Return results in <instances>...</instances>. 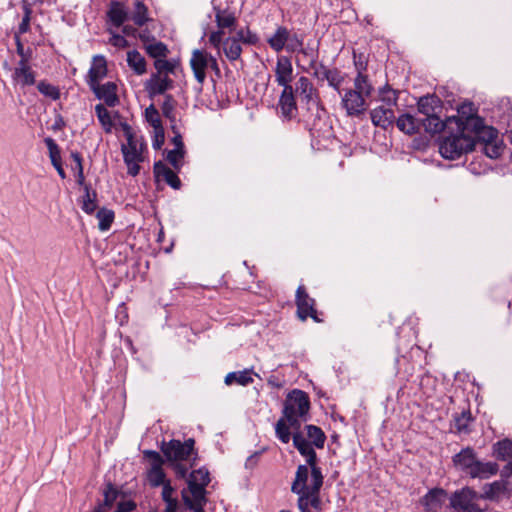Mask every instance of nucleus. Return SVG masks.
Wrapping results in <instances>:
<instances>
[{
	"label": "nucleus",
	"mask_w": 512,
	"mask_h": 512,
	"mask_svg": "<svg viewBox=\"0 0 512 512\" xmlns=\"http://www.w3.org/2000/svg\"><path fill=\"white\" fill-rule=\"evenodd\" d=\"M127 64L137 75H143L147 71L146 60L137 50L128 51Z\"/></svg>",
	"instance_id": "e433bc0d"
},
{
	"label": "nucleus",
	"mask_w": 512,
	"mask_h": 512,
	"mask_svg": "<svg viewBox=\"0 0 512 512\" xmlns=\"http://www.w3.org/2000/svg\"><path fill=\"white\" fill-rule=\"evenodd\" d=\"M275 433H276L277 438L282 443L287 444L290 441V438H291L290 427L283 415L275 424Z\"/></svg>",
	"instance_id": "de8ad7c7"
},
{
	"label": "nucleus",
	"mask_w": 512,
	"mask_h": 512,
	"mask_svg": "<svg viewBox=\"0 0 512 512\" xmlns=\"http://www.w3.org/2000/svg\"><path fill=\"white\" fill-rule=\"evenodd\" d=\"M345 80V74H343L337 68H333L331 73L328 74L327 82L334 90L341 95V86Z\"/></svg>",
	"instance_id": "3c124183"
},
{
	"label": "nucleus",
	"mask_w": 512,
	"mask_h": 512,
	"mask_svg": "<svg viewBox=\"0 0 512 512\" xmlns=\"http://www.w3.org/2000/svg\"><path fill=\"white\" fill-rule=\"evenodd\" d=\"M418 111L422 115L421 121L423 130L432 135L442 132L446 128V120H442L438 111L442 110V101L436 95H425L420 97L417 103Z\"/></svg>",
	"instance_id": "f03ea898"
},
{
	"label": "nucleus",
	"mask_w": 512,
	"mask_h": 512,
	"mask_svg": "<svg viewBox=\"0 0 512 512\" xmlns=\"http://www.w3.org/2000/svg\"><path fill=\"white\" fill-rule=\"evenodd\" d=\"M202 485V487H206L210 483V473L207 468L201 467L199 469L193 470L190 473L188 484Z\"/></svg>",
	"instance_id": "37998d69"
},
{
	"label": "nucleus",
	"mask_w": 512,
	"mask_h": 512,
	"mask_svg": "<svg viewBox=\"0 0 512 512\" xmlns=\"http://www.w3.org/2000/svg\"><path fill=\"white\" fill-rule=\"evenodd\" d=\"M312 69L314 77H316L320 81L327 80L328 74L331 73L332 70L322 63L317 64V62L315 63V67Z\"/></svg>",
	"instance_id": "774afa93"
},
{
	"label": "nucleus",
	"mask_w": 512,
	"mask_h": 512,
	"mask_svg": "<svg viewBox=\"0 0 512 512\" xmlns=\"http://www.w3.org/2000/svg\"><path fill=\"white\" fill-rule=\"evenodd\" d=\"M224 32L222 30L213 31L209 35V43L216 48L218 51H220L221 48H223V36Z\"/></svg>",
	"instance_id": "338daca9"
},
{
	"label": "nucleus",
	"mask_w": 512,
	"mask_h": 512,
	"mask_svg": "<svg viewBox=\"0 0 512 512\" xmlns=\"http://www.w3.org/2000/svg\"><path fill=\"white\" fill-rule=\"evenodd\" d=\"M185 151L181 149H173L167 152V161L175 168L179 170L182 166V159L184 158Z\"/></svg>",
	"instance_id": "680f3d73"
},
{
	"label": "nucleus",
	"mask_w": 512,
	"mask_h": 512,
	"mask_svg": "<svg viewBox=\"0 0 512 512\" xmlns=\"http://www.w3.org/2000/svg\"><path fill=\"white\" fill-rule=\"evenodd\" d=\"M479 493L473 488L466 486L456 490L450 497V505L455 512H485L488 506H481Z\"/></svg>",
	"instance_id": "39448f33"
},
{
	"label": "nucleus",
	"mask_w": 512,
	"mask_h": 512,
	"mask_svg": "<svg viewBox=\"0 0 512 512\" xmlns=\"http://www.w3.org/2000/svg\"><path fill=\"white\" fill-rule=\"evenodd\" d=\"M145 118L153 129L163 128L160 114L153 104L145 109Z\"/></svg>",
	"instance_id": "603ef678"
},
{
	"label": "nucleus",
	"mask_w": 512,
	"mask_h": 512,
	"mask_svg": "<svg viewBox=\"0 0 512 512\" xmlns=\"http://www.w3.org/2000/svg\"><path fill=\"white\" fill-rule=\"evenodd\" d=\"M289 41L287 42L286 44V47L285 49L288 51V52H298L299 50H301V48L303 47L304 45V37L302 35H298L297 33H289Z\"/></svg>",
	"instance_id": "bf43d9fd"
},
{
	"label": "nucleus",
	"mask_w": 512,
	"mask_h": 512,
	"mask_svg": "<svg viewBox=\"0 0 512 512\" xmlns=\"http://www.w3.org/2000/svg\"><path fill=\"white\" fill-rule=\"evenodd\" d=\"M342 106L348 116H360L366 110L364 97L352 89H347L342 95Z\"/></svg>",
	"instance_id": "9b49d317"
},
{
	"label": "nucleus",
	"mask_w": 512,
	"mask_h": 512,
	"mask_svg": "<svg viewBox=\"0 0 512 512\" xmlns=\"http://www.w3.org/2000/svg\"><path fill=\"white\" fill-rule=\"evenodd\" d=\"M209 56L207 52L195 49L192 52L190 66L197 82L202 85L206 79V69L209 65Z\"/></svg>",
	"instance_id": "4468645a"
},
{
	"label": "nucleus",
	"mask_w": 512,
	"mask_h": 512,
	"mask_svg": "<svg viewBox=\"0 0 512 512\" xmlns=\"http://www.w3.org/2000/svg\"><path fill=\"white\" fill-rule=\"evenodd\" d=\"M222 50L229 61L240 59L242 54L241 43L234 36L224 39Z\"/></svg>",
	"instance_id": "f704fd0d"
},
{
	"label": "nucleus",
	"mask_w": 512,
	"mask_h": 512,
	"mask_svg": "<svg viewBox=\"0 0 512 512\" xmlns=\"http://www.w3.org/2000/svg\"><path fill=\"white\" fill-rule=\"evenodd\" d=\"M240 43L255 45L259 41L256 33L252 32L249 28L240 29L234 36Z\"/></svg>",
	"instance_id": "5fc2aeb1"
},
{
	"label": "nucleus",
	"mask_w": 512,
	"mask_h": 512,
	"mask_svg": "<svg viewBox=\"0 0 512 512\" xmlns=\"http://www.w3.org/2000/svg\"><path fill=\"white\" fill-rule=\"evenodd\" d=\"M191 496H188L185 490L182 491V499L186 507L193 512H205L204 507L207 503V491L202 485L188 484Z\"/></svg>",
	"instance_id": "9d476101"
},
{
	"label": "nucleus",
	"mask_w": 512,
	"mask_h": 512,
	"mask_svg": "<svg viewBox=\"0 0 512 512\" xmlns=\"http://www.w3.org/2000/svg\"><path fill=\"white\" fill-rule=\"evenodd\" d=\"M442 131L448 133L439 143V153L445 159L455 160L474 150L473 139L469 131L451 125Z\"/></svg>",
	"instance_id": "f257e3e1"
},
{
	"label": "nucleus",
	"mask_w": 512,
	"mask_h": 512,
	"mask_svg": "<svg viewBox=\"0 0 512 512\" xmlns=\"http://www.w3.org/2000/svg\"><path fill=\"white\" fill-rule=\"evenodd\" d=\"M103 496V503H105V506H109L111 508L119 496V490L114 486V484L107 482L103 490Z\"/></svg>",
	"instance_id": "4d7b16f0"
},
{
	"label": "nucleus",
	"mask_w": 512,
	"mask_h": 512,
	"mask_svg": "<svg viewBox=\"0 0 512 512\" xmlns=\"http://www.w3.org/2000/svg\"><path fill=\"white\" fill-rule=\"evenodd\" d=\"M12 77L13 80L22 86H31L35 84V74L29 66V62H26L25 59L18 62Z\"/></svg>",
	"instance_id": "393cba45"
},
{
	"label": "nucleus",
	"mask_w": 512,
	"mask_h": 512,
	"mask_svg": "<svg viewBox=\"0 0 512 512\" xmlns=\"http://www.w3.org/2000/svg\"><path fill=\"white\" fill-rule=\"evenodd\" d=\"M153 172L157 181L163 180L173 189H179L181 187V180L177 174L162 161L154 163Z\"/></svg>",
	"instance_id": "aec40b11"
},
{
	"label": "nucleus",
	"mask_w": 512,
	"mask_h": 512,
	"mask_svg": "<svg viewBox=\"0 0 512 512\" xmlns=\"http://www.w3.org/2000/svg\"><path fill=\"white\" fill-rule=\"evenodd\" d=\"M474 418L469 409L463 410L461 413H455L450 423L449 431L457 435H468L471 433V423Z\"/></svg>",
	"instance_id": "dca6fc26"
},
{
	"label": "nucleus",
	"mask_w": 512,
	"mask_h": 512,
	"mask_svg": "<svg viewBox=\"0 0 512 512\" xmlns=\"http://www.w3.org/2000/svg\"><path fill=\"white\" fill-rule=\"evenodd\" d=\"M498 471L499 465L496 462H483L476 459L467 475L473 479H487L496 475Z\"/></svg>",
	"instance_id": "4be33fe9"
},
{
	"label": "nucleus",
	"mask_w": 512,
	"mask_h": 512,
	"mask_svg": "<svg viewBox=\"0 0 512 512\" xmlns=\"http://www.w3.org/2000/svg\"><path fill=\"white\" fill-rule=\"evenodd\" d=\"M176 101L171 94H165L164 102L162 104L161 110L163 115L169 119L171 122L175 121V110Z\"/></svg>",
	"instance_id": "864d4df0"
},
{
	"label": "nucleus",
	"mask_w": 512,
	"mask_h": 512,
	"mask_svg": "<svg viewBox=\"0 0 512 512\" xmlns=\"http://www.w3.org/2000/svg\"><path fill=\"white\" fill-rule=\"evenodd\" d=\"M483 119L477 115V110L472 102L461 104L457 109V115L446 118V128H451V125L461 128L462 130L469 131L471 128H478L481 126Z\"/></svg>",
	"instance_id": "423d86ee"
},
{
	"label": "nucleus",
	"mask_w": 512,
	"mask_h": 512,
	"mask_svg": "<svg viewBox=\"0 0 512 512\" xmlns=\"http://www.w3.org/2000/svg\"><path fill=\"white\" fill-rule=\"evenodd\" d=\"M95 112L105 132L110 133L113 127L110 112L106 109V107L103 104H97L95 106Z\"/></svg>",
	"instance_id": "c03bdc74"
},
{
	"label": "nucleus",
	"mask_w": 512,
	"mask_h": 512,
	"mask_svg": "<svg viewBox=\"0 0 512 512\" xmlns=\"http://www.w3.org/2000/svg\"><path fill=\"white\" fill-rule=\"evenodd\" d=\"M123 130L127 138V144H123L121 151L123 154L124 162L128 168V174L131 176H137L140 172L139 163L143 161V150L145 143L135 138L131 127L128 124H123Z\"/></svg>",
	"instance_id": "7ed1b4c3"
},
{
	"label": "nucleus",
	"mask_w": 512,
	"mask_h": 512,
	"mask_svg": "<svg viewBox=\"0 0 512 512\" xmlns=\"http://www.w3.org/2000/svg\"><path fill=\"white\" fill-rule=\"evenodd\" d=\"M309 466L307 465H299L297 467L295 478L291 485V491L293 493H304L308 492L310 486L307 485V481L309 478Z\"/></svg>",
	"instance_id": "2f4dec72"
},
{
	"label": "nucleus",
	"mask_w": 512,
	"mask_h": 512,
	"mask_svg": "<svg viewBox=\"0 0 512 512\" xmlns=\"http://www.w3.org/2000/svg\"><path fill=\"white\" fill-rule=\"evenodd\" d=\"M507 493V484L502 480H496L492 483H486L483 486V492L479 493L480 500H490L499 502Z\"/></svg>",
	"instance_id": "5701e85b"
},
{
	"label": "nucleus",
	"mask_w": 512,
	"mask_h": 512,
	"mask_svg": "<svg viewBox=\"0 0 512 512\" xmlns=\"http://www.w3.org/2000/svg\"><path fill=\"white\" fill-rule=\"evenodd\" d=\"M353 59L354 65L358 72L357 75L364 74V71L367 69L368 58L364 53H357L355 50L353 51Z\"/></svg>",
	"instance_id": "e2e57ef3"
},
{
	"label": "nucleus",
	"mask_w": 512,
	"mask_h": 512,
	"mask_svg": "<svg viewBox=\"0 0 512 512\" xmlns=\"http://www.w3.org/2000/svg\"><path fill=\"white\" fill-rule=\"evenodd\" d=\"M305 429L307 431L308 438L311 440V444L318 449H322L326 440V435L323 430L312 424L306 425Z\"/></svg>",
	"instance_id": "58836bf2"
},
{
	"label": "nucleus",
	"mask_w": 512,
	"mask_h": 512,
	"mask_svg": "<svg viewBox=\"0 0 512 512\" xmlns=\"http://www.w3.org/2000/svg\"><path fill=\"white\" fill-rule=\"evenodd\" d=\"M215 22L217 24L218 30H222L224 33L225 30L232 32L236 28L237 17L235 12L229 9H217L215 13Z\"/></svg>",
	"instance_id": "cd10ccee"
},
{
	"label": "nucleus",
	"mask_w": 512,
	"mask_h": 512,
	"mask_svg": "<svg viewBox=\"0 0 512 512\" xmlns=\"http://www.w3.org/2000/svg\"><path fill=\"white\" fill-rule=\"evenodd\" d=\"M468 135L473 139L474 148L479 145L483 146L484 143H489L493 140H498V131L484 124V120L481 121V126L478 128H471Z\"/></svg>",
	"instance_id": "a211bd4d"
},
{
	"label": "nucleus",
	"mask_w": 512,
	"mask_h": 512,
	"mask_svg": "<svg viewBox=\"0 0 512 512\" xmlns=\"http://www.w3.org/2000/svg\"><path fill=\"white\" fill-rule=\"evenodd\" d=\"M145 50L147 54L155 60L160 58H166L169 54V49L167 45L160 41H154V43L152 44L145 45Z\"/></svg>",
	"instance_id": "a19ab883"
},
{
	"label": "nucleus",
	"mask_w": 512,
	"mask_h": 512,
	"mask_svg": "<svg viewBox=\"0 0 512 512\" xmlns=\"http://www.w3.org/2000/svg\"><path fill=\"white\" fill-rule=\"evenodd\" d=\"M194 446L195 440L193 438H189L184 442L172 439L168 442H162L161 451L168 462L174 463L192 459L190 466L193 467L198 458V453Z\"/></svg>",
	"instance_id": "20e7f679"
},
{
	"label": "nucleus",
	"mask_w": 512,
	"mask_h": 512,
	"mask_svg": "<svg viewBox=\"0 0 512 512\" xmlns=\"http://www.w3.org/2000/svg\"><path fill=\"white\" fill-rule=\"evenodd\" d=\"M107 62L104 56L96 55L93 57L92 66L88 72L89 87L98 84L107 75Z\"/></svg>",
	"instance_id": "b1692460"
},
{
	"label": "nucleus",
	"mask_w": 512,
	"mask_h": 512,
	"mask_svg": "<svg viewBox=\"0 0 512 512\" xmlns=\"http://www.w3.org/2000/svg\"><path fill=\"white\" fill-rule=\"evenodd\" d=\"M310 410V399L306 392L294 389L288 393L284 405L283 415L307 416Z\"/></svg>",
	"instance_id": "0eeeda50"
},
{
	"label": "nucleus",
	"mask_w": 512,
	"mask_h": 512,
	"mask_svg": "<svg viewBox=\"0 0 512 512\" xmlns=\"http://www.w3.org/2000/svg\"><path fill=\"white\" fill-rule=\"evenodd\" d=\"M352 90H356L360 92V95L369 96L372 91V86L368 83L367 76L364 74L357 75L354 80V88Z\"/></svg>",
	"instance_id": "6e6d98bb"
},
{
	"label": "nucleus",
	"mask_w": 512,
	"mask_h": 512,
	"mask_svg": "<svg viewBox=\"0 0 512 512\" xmlns=\"http://www.w3.org/2000/svg\"><path fill=\"white\" fill-rule=\"evenodd\" d=\"M447 498V491L443 488L430 489L420 500L427 512H438Z\"/></svg>",
	"instance_id": "2eb2a0df"
},
{
	"label": "nucleus",
	"mask_w": 512,
	"mask_h": 512,
	"mask_svg": "<svg viewBox=\"0 0 512 512\" xmlns=\"http://www.w3.org/2000/svg\"><path fill=\"white\" fill-rule=\"evenodd\" d=\"M147 478L152 487L162 486L163 488L166 483H171L170 480H166V474L162 467H151L148 470Z\"/></svg>",
	"instance_id": "ea45409f"
},
{
	"label": "nucleus",
	"mask_w": 512,
	"mask_h": 512,
	"mask_svg": "<svg viewBox=\"0 0 512 512\" xmlns=\"http://www.w3.org/2000/svg\"><path fill=\"white\" fill-rule=\"evenodd\" d=\"M38 91L46 97L51 98L52 100H57L60 97L59 89L45 81H40L37 85Z\"/></svg>",
	"instance_id": "13d9d810"
},
{
	"label": "nucleus",
	"mask_w": 512,
	"mask_h": 512,
	"mask_svg": "<svg viewBox=\"0 0 512 512\" xmlns=\"http://www.w3.org/2000/svg\"><path fill=\"white\" fill-rule=\"evenodd\" d=\"M325 113L324 108L320 105V100H314L307 104V113L303 116L306 126L309 130L317 129L319 121Z\"/></svg>",
	"instance_id": "bb28decb"
},
{
	"label": "nucleus",
	"mask_w": 512,
	"mask_h": 512,
	"mask_svg": "<svg viewBox=\"0 0 512 512\" xmlns=\"http://www.w3.org/2000/svg\"><path fill=\"white\" fill-rule=\"evenodd\" d=\"M295 303L297 306V316L300 320L305 321L310 317L317 323L322 322V319L318 317V312L315 309V300L309 296L304 285L298 286Z\"/></svg>",
	"instance_id": "6e6552de"
},
{
	"label": "nucleus",
	"mask_w": 512,
	"mask_h": 512,
	"mask_svg": "<svg viewBox=\"0 0 512 512\" xmlns=\"http://www.w3.org/2000/svg\"><path fill=\"white\" fill-rule=\"evenodd\" d=\"M107 15L112 24L116 27L122 26L128 18L124 4L118 1L111 2Z\"/></svg>",
	"instance_id": "72a5a7b5"
},
{
	"label": "nucleus",
	"mask_w": 512,
	"mask_h": 512,
	"mask_svg": "<svg viewBox=\"0 0 512 512\" xmlns=\"http://www.w3.org/2000/svg\"><path fill=\"white\" fill-rule=\"evenodd\" d=\"M97 193L95 191H91L89 186L85 185V196L83 197V205L82 209L87 214H92L97 209Z\"/></svg>",
	"instance_id": "09e8293b"
},
{
	"label": "nucleus",
	"mask_w": 512,
	"mask_h": 512,
	"mask_svg": "<svg viewBox=\"0 0 512 512\" xmlns=\"http://www.w3.org/2000/svg\"><path fill=\"white\" fill-rule=\"evenodd\" d=\"M481 151L491 159H497L501 156L503 152V145L498 140H493L489 143H484L483 146L480 147Z\"/></svg>",
	"instance_id": "8fccbe9b"
},
{
	"label": "nucleus",
	"mask_w": 512,
	"mask_h": 512,
	"mask_svg": "<svg viewBox=\"0 0 512 512\" xmlns=\"http://www.w3.org/2000/svg\"><path fill=\"white\" fill-rule=\"evenodd\" d=\"M143 455L146 459L150 460L151 467H162L164 464V459L157 451L145 450Z\"/></svg>",
	"instance_id": "69168bd1"
},
{
	"label": "nucleus",
	"mask_w": 512,
	"mask_h": 512,
	"mask_svg": "<svg viewBox=\"0 0 512 512\" xmlns=\"http://www.w3.org/2000/svg\"><path fill=\"white\" fill-rule=\"evenodd\" d=\"M422 122L420 117H415L411 114H403L397 119L396 125L400 131L412 135L423 129Z\"/></svg>",
	"instance_id": "7c9ffc66"
},
{
	"label": "nucleus",
	"mask_w": 512,
	"mask_h": 512,
	"mask_svg": "<svg viewBox=\"0 0 512 512\" xmlns=\"http://www.w3.org/2000/svg\"><path fill=\"white\" fill-rule=\"evenodd\" d=\"M131 19L135 23V25L141 27L143 26L148 20V8L142 1H136L135 3V10L132 14Z\"/></svg>",
	"instance_id": "a18cd8bd"
},
{
	"label": "nucleus",
	"mask_w": 512,
	"mask_h": 512,
	"mask_svg": "<svg viewBox=\"0 0 512 512\" xmlns=\"http://www.w3.org/2000/svg\"><path fill=\"white\" fill-rule=\"evenodd\" d=\"M154 67L157 70L156 73H159V75H162L164 72L173 73L175 70V65L172 62L165 60V58L155 60Z\"/></svg>",
	"instance_id": "0e129e2a"
},
{
	"label": "nucleus",
	"mask_w": 512,
	"mask_h": 512,
	"mask_svg": "<svg viewBox=\"0 0 512 512\" xmlns=\"http://www.w3.org/2000/svg\"><path fill=\"white\" fill-rule=\"evenodd\" d=\"M477 455L472 447H465L452 457L453 465L456 469L462 471L467 475L468 471L472 468Z\"/></svg>",
	"instance_id": "412c9836"
},
{
	"label": "nucleus",
	"mask_w": 512,
	"mask_h": 512,
	"mask_svg": "<svg viewBox=\"0 0 512 512\" xmlns=\"http://www.w3.org/2000/svg\"><path fill=\"white\" fill-rule=\"evenodd\" d=\"M173 80L167 75L152 74L151 78L146 82V89L151 97L155 95L165 94L166 91L173 88Z\"/></svg>",
	"instance_id": "6ab92c4d"
},
{
	"label": "nucleus",
	"mask_w": 512,
	"mask_h": 512,
	"mask_svg": "<svg viewBox=\"0 0 512 512\" xmlns=\"http://www.w3.org/2000/svg\"><path fill=\"white\" fill-rule=\"evenodd\" d=\"M275 81L283 89L286 87H293V66L291 59L287 56H279L275 66Z\"/></svg>",
	"instance_id": "ddd939ff"
},
{
	"label": "nucleus",
	"mask_w": 512,
	"mask_h": 512,
	"mask_svg": "<svg viewBox=\"0 0 512 512\" xmlns=\"http://www.w3.org/2000/svg\"><path fill=\"white\" fill-rule=\"evenodd\" d=\"M175 489L171 486V483H166L162 488V500L166 504L164 512H177L178 499L173 496Z\"/></svg>",
	"instance_id": "4c0bfd02"
},
{
	"label": "nucleus",
	"mask_w": 512,
	"mask_h": 512,
	"mask_svg": "<svg viewBox=\"0 0 512 512\" xmlns=\"http://www.w3.org/2000/svg\"><path fill=\"white\" fill-rule=\"evenodd\" d=\"M296 94L305 100L306 104L319 99L312 82L305 76H301L295 83L294 96Z\"/></svg>",
	"instance_id": "a878e982"
},
{
	"label": "nucleus",
	"mask_w": 512,
	"mask_h": 512,
	"mask_svg": "<svg viewBox=\"0 0 512 512\" xmlns=\"http://www.w3.org/2000/svg\"><path fill=\"white\" fill-rule=\"evenodd\" d=\"M96 217L99 221L98 227L101 231L108 230L114 221V212L107 208L98 210Z\"/></svg>",
	"instance_id": "49530a36"
},
{
	"label": "nucleus",
	"mask_w": 512,
	"mask_h": 512,
	"mask_svg": "<svg viewBox=\"0 0 512 512\" xmlns=\"http://www.w3.org/2000/svg\"><path fill=\"white\" fill-rule=\"evenodd\" d=\"M289 33L290 30L286 26L278 25L275 32L266 41L272 50L281 52L289 41Z\"/></svg>",
	"instance_id": "c756f323"
},
{
	"label": "nucleus",
	"mask_w": 512,
	"mask_h": 512,
	"mask_svg": "<svg viewBox=\"0 0 512 512\" xmlns=\"http://www.w3.org/2000/svg\"><path fill=\"white\" fill-rule=\"evenodd\" d=\"M225 384L232 385L233 383H238L240 385H247L253 382L252 377L250 376V372L248 370H244L241 372H231L225 376Z\"/></svg>",
	"instance_id": "79ce46f5"
},
{
	"label": "nucleus",
	"mask_w": 512,
	"mask_h": 512,
	"mask_svg": "<svg viewBox=\"0 0 512 512\" xmlns=\"http://www.w3.org/2000/svg\"><path fill=\"white\" fill-rule=\"evenodd\" d=\"M278 107L280 109L281 116L284 119L292 120L296 117L298 107L294 96V87H286L282 90L278 101Z\"/></svg>",
	"instance_id": "f8f14e48"
},
{
	"label": "nucleus",
	"mask_w": 512,
	"mask_h": 512,
	"mask_svg": "<svg viewBox=\"0 0 512 512\" xmlns=\"http://www.w3.org/2000/svg\"><path fill=\"white\" fill-rule=\"evenodd\" d=\"M324 477L323 474H318L315 471V475L311 476V485L308 492H306L309 505L316 510L321 509L320 490L323 486Z\"/></svg>",
	"instance_id": "c85d7f7f"
},
{
	"label": "nucleus",
	"mask_w": 512,
	"mask_h": 512,
	"mask_svg": "<svg viewBox=\"0 0 512 512\" xmlns=\"http://www.w3.org/2000/svg\"><path fill=\"white\" fill-rule=\"evenodd\" d=\"M293 445L299 451V453L306 457V462L311 470V476L315 475V471L318 474H322L321 468L317 465V454L312 447V444L307 441L300 432L293 433Z\"/></svg>",
	"instance_id": "1a4fd4ad"
},
{
	"label": "nucleus",
	"mask_w": 512,
	"mask_h": 512,
	"mask_svg": "<svg viewBox=\"0 0 512 512\" xmlns=\"http://www.w3.org/2000/svg\"><path fill=\"white\" fill-rule=\"evenodd\" d=\"M23 11H24V15H23L22 21H21V23L19 24V27H18V35L19 34H25L30 29V21H31V15H32V8L30 7L29 4L24 3L23 4Z\"/></svg>",
	"instance_id": "052dcab7"
},
{
	"label": "nucleus",
	"mask_w": 512,
	"mask_h": 512,
	"mask_svg": "<svg viewBox=\"0 0 512 512\" xmlns=\"http://www.w3.org/2000/svg\"><path fill=\"white\" fill-rule=\"evenodd\" d=\"M492 455L499 461L512 460V440L504 438L492 445Z\"/></svg>",
	"instance_id": "473e14b6"
},
{
	"label": "nucleus",
	"mask_w": 512,
	"mask_h": 512,
	"mask_svg": "<svg viewBox=\"0 0 512 512\" xmlns=\"http://www.w3.org/2000/svg\"><path fill=\"white\" fill-rule=\"evenodd\" d=\"M45 143L49 149V156H50L52 165L57 170L59 176L62 179H64L66 177V174L62 167L60 149H59L58 145L55 143V141L52 138H46Z\"/></svg>",
	"instance_id": "c9c22d12"
},
{
	"label": "nucleus",
	"mask_w": 512,
	"mask_h": 512,
	"mask_svg": "<svg viewBox=\"0 0 512 512\" xmlns=\"http://www.w3.org/2000/svg\"><path fill=\"white\" fill-rule=\"evenodd\" d=\"M95 96L101 99L109 107H114L118 102L117 86L114 82H107L100 85L99 83L90 87Z\"/></svg>",
	"instance_id": "f3484780"
}]
</instances>
